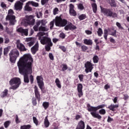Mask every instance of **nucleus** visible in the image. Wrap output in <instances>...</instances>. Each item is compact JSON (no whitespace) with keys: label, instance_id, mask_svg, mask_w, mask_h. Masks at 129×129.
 Segmentation results:
<instances>
[{"label":"nucleus","instance_id":"62","mask_svg":"<svg viewBox=\"0 0 129 129\" xmlns=\"http://www.w3.org/2000/svg\"><path fill=\"white\" fill-rule=\"evenodd\" d=\"M42 14L41 13V12H40L39 13V14H37L36 15L37 18H38V19H40V18H41V17H42Z\"/></svg>","mask_w":129,"mask_h":129},{"label":"nucleus","instance_id":"31","mask_svg":"<svg viewBox=\"0 0 129 129\" xmlns=\"http://www.w3.org/2000/svg\"><path fill=\"white\" fill-rule=\"evenodd\" d=\"M52 46H53V43L46 44V45H45V49L46 51H47V52H49V51L51 50V47H52Z\"/></svg>","mask_w":129,"mask_h":129},{"label":"nucleus","instance_id":"41","mask_svg":"<svg viewBox=\"0 0 129 129\" xmlns=\"http://www.w3.org/2000/svg\"><path fill=\"white\" fill-rule=\"evenodd\" d=\"M99 60V58L97 55H95L93 57V60L94 63H98V61Z\"/></svg>","mask_w":129,"mask_h":129},{"label":"nucleus","instance_id":"14","mask_svg":"<svg viewBox=\"0 0 129 129\" xmlns=\"http://www.w3.org/2000/svg\"><path fill=\"white\" fill-rule=\"evenodd\" d=\"M31 51L33 55H35V54L39 51V42H38V41H37L36 44L31 47Z\"/></svg>","mask_w":129,"mask_h":129},{"label":"nucleus","instance_id":"7","mask_svg":"<svg viewBox=\"0 0 129 129\" xmlns=\"http://www.w3.org/2000/svg\"><path fill=\"white\" fill-rule=\"evenodd\" d=\"M68 24V21L66 19H62L61 17H56L55 26L56 27H65Z\"/></svg>","mask_w":129,"mask_h":129},{"label":"nucleus","instance_id":"58","mask_svg":"<svg viewBox=\"0 0 129 129\" xmlns=\"http://www.w3.org/2000/svg\"><path fill=\"white\" fill-rule=\"evenodd\" d=\"M48 2H49V0H41V4L44 6V5H45Z\"/></svg>","mask_w":129,"mask_h":129},{"label":"nucleus","instance_id":"37","mask_svg":"<svg viewBox=\"0 0 129 129\" xmlns=\"http://www.w3.org/2000/svg\"><path fill=\"white\" fill-rule=\"evenodd\" d=\"M41 31L42 32H48V29L45 27L40 26L39 27V32H40Z\"/></svg>","mask_w":129,"mask_h":129},{"label":"nucleus","instance_id":"36","mask_svg":"<svg viewBox=\"0 0 129 129\" xmlns=\"http://www.w3.org/2000/svg\"><path fill=\"white\" fill-rule=\"evenodd\" d=\"M67 69H68V66L67 64L64 63L61 64V71H66Z\"/></svg>","mask_w":129,"mask_h":129},{"label":"nucleus","instance_id":"10","mask_svg":"<svg viewBox=\"0 0 129 129\" xmlns=\"http://www.w3.org/2000/svg\"><path fill=\"white\" fill-rule=\"evenodd\" d=\"M36 80L40 89H41V91H43V87H44V82L43 81L44 79L43 77H42V76H37Z\"/></svg>","mask_w":129,"mask_h":129},{"label":"nucleus","instance_id":"13","mask_svg":"<svg viewBox=\"0 0 129 129\" xmlns=\"http://www.w3.org/2000/svg\"><path fill=\"white\" fill-rule=\"evenodd\" d=\"M34 93L35 95V98L37 99L38 101H40L41 100V95L40 94L39 89L36 85L34 86Z\"/></svg>","mask_w":129,"mask_h":129},{"label":"nucleus","instance_id":"52","mask_svg":"<svg viewBox=\"0 0 129 129\" xmlns=\"http://www.w3.org/2000/svg\"><path fill=\"white\" fill-rule=\"evenodd\" d=\"M79 79H80V81L82 82L83 81V79L84 78V75L81 74L78 76Z\"/></svg>","mask_w":129,"mask_h":129},{"label":"nucleus","instance_id":"16","mask_svg":"<svg viewBox=\"0 0 129 129\" xmlns=\"http://www.w3.org/2000/svg\"><path fill=\"white\" fill-rule=\"evenodd\" d=\"M69 13L71 16H73V17L76 16L77 15V13H76V11L74 10V5H73L72 4H71L69 5Z\"/></svg>","mask_w":129,"mask_h":129},{"label":"nucleus","instance_id":"51","mask_svg":"<svg viewBox=\"0 0 129 129\" xmlns=\"http://www.w3.org/2000/svg\"><path fill=\"white\" fill-rule=\"evenodd\" d=\"M29 79H30V83H31V84H33V83H34V76H33V75H30L29 76Z\"/></svg>","mask_w":129,"mask_h":129},{"label":"nucleus","instance_id":"45","mask_svg":"<svg viewBox=\"0 0 129 129\" xmlns=\"http://www.w3.org/2000/svg\"><path fill=\"white\" fill-rule=\"evenodd\" d=\"M81 49L82 52H86L88 49V47L85 45H82L81 46Z\"/></svg>","mask_w":129,"mask_h":129},{"label":"nucleus","instance_id":"25","mask_svg":"<svg viewBox=\"0 0 129 129\" xmlns=\"http://www.w3.org/2000/svg\"><path fill=\"white\" fill-rule=\"evenodd\" d=\"M20 129H32V125L31 124H25L20 126Z\"/></svg>","mask_w":129,"mask_h":129},{"label":"nucleus","instance_id":"9","mask_svg":"<svg viewBox=\"0 0 129 129\" xmlns=\"http://www.w3.org/2000/svg\"><path fill=\"white\" fill-rule=\"evenodd\" d=\"M85 68H86L85 71L86 73L92 72L93 69V64L89 61L85 63Z\"/></svg>","mask_w":129,"mask_h":129},{"label":"nucleus","instance_id":"23","mask_svg":"<svg viewBox=\"0 0 129 129\" xmlns=\"http://www.w3.org/2000/svg\"><path fill=\"white\" fill-rule=\"evenodd\" d=\"M93 12L94 14H96L97 13V5H96V3H92L91 4Z\"/></svg>","mask_w":129,"mask_h":129},{"label":"nucleus","instance_id":"8","mask_svg":"<svg viewBox=\"0 0 129 129\" xmlns=\"http://www.w3.org/2000/svg\"><path fill=\"white\" fill-rule=\"evenodd\" d=\"M35 22L36 20L34 19L33 15L26 16L25 24L26 26H34Z\"/></svg>","mask_w":129,"mask_h":129},{"label":"nucleus","instance_id":"22","mask_svg":"<svg viewBox=\"0 0 129 129\" xmlns=\"http://www.w3.org/2000/svg\"><path fill=\"white\" fill-rule=\"evenodd\" d=\"M109 35L113 36V37H115V38L117 37V35H116V30H109Z\"/></svg>","mask_w":129,"mask_h":129},{"label":"nucleus","instance_id":"64","mask_svg":"<svg viewBox=\"0 0 129 129\" xmlns=\"http://www.w3.org/2000/svg\"><path fill=\"white\" fill-rule=\"evenodd\" d=\"M117 99H118V97H115L113 99V101L114 103H116V102H117Z\"/></svg>","mask_w":129,"mask_h":129},{"label":"nucleus","instance_id":"2","mask_svg":"<svg viewBox=\"0 0 129 129\" xmlns=\"http://www.w3.org/2000/svg\"><path fill=\"white\" fill-rule=\"evenodd\" d=\"M87 107L88 111L90 112L92 116L95 118H97L98 119H101V118H102L101 115L96 113V111H98V109L102 108L99 111V113L102 115H104V114L106 113V111H105V109H103L104 107H105V105L104 104H102L98 105L97 107H94L90 105V104H87Z\"/></svg>","mask_w":129,"mask_h":129},{"label":"nucleus","instance_id":"20","mask_svg":"<svg viewBox=\"0 0 129 129\" xmlns=\"http://www.w3.org/2000/svg\"><path fill=\"white\" fill-rule=\"evenodd\" d=\"M17 31L18 33H21V34H24V35H25V36H28V30L27 29H23V28L20 27L17 29Z\"/></svg>","mask_w":129,"mask_h":129},{"label":"nucleus","instance_id":"24","mask_svg":"<svg viewBox=\"0 0 129 129\" xmlns=\"http://www.w3.org/2000/svg\"><path fill=\"white\" fill-rule=\"evenodd\" d=\"M84 44H85V45H91L93 44L92 42V40L91 39H85L84 40Z\"/></svg>","mask_w":129,"mask_h":129},{"label":"nucleus","instance_id":"43","mask_svg":"<svg viewBox=\"0 0 129 129\" xmlns=\"http://www.w3.org/2000/svg\"><path fill=\"white\" fill-rule=\"evenodd\" d=\"M32 103L34 106L37 105V98L33 97L32 99Z\"/></svg>","mask_w":129,"mask_h":129},{"label":"nucleus","instance_id":"39","mask_svg":"<svg viewBox=\"0 0 129 129\" xmlns=\"http://www.w3.org/2000/svg\"><path fill=\"white\" fill-rule=\"evenodd\" d=\"M29 4L32 6V7H35L36 8L39 7V4L37 3L36 2H34L33 1H31L29 2Z\"/></svg>","mask_w":129,"mask_h":129},{"label":"nucleus","instance_id":"59","mask_svg":"<svg viewBox=\"0 0 129 129\" xmlns=\"http://www.w3.org/2000/svg\"><path fill=\"white\" fill-rule=\"evenodd\" d=\"M85 33L87 35H91L92 34V31L90 30H85Z\"/></svg>","mask_w":129,"mask_h":129},{"label":"nucleus","instance_id":"46","mask_svg":"<svg viewBox=\"0 0 129 129\" xmlns=\"http://www.w3.org/2000/svg\"><path fill=\"white\" fill-rule=\"evenodd\" d=\"M1 7L2 9L6 10V9H7V4H5V2H2L1 3Z\"/></svg>","mask_w":129,"mask_h":129},{"label":"nucleus","instance_id":"35","mask_svg":"<svg viewBox=\"0 0 129 129\" xmlns=\"http://www.w3.org/2000/svg\"><path fill=\"white\" fill-rule=\"evenodd\" d=\"M50 104L49 102H44L42 104V106H43L44 109H47L48 107H49Z\"/></svg>","mask_w":129,"mask_h":129},{"label":"nucleus","instance_id":"3","mask_svg":"<svg viewBox=\"0 0 129 129\" xmlns=\"http://www.w3.org/2000/svg\"><path fill=\"white\" fill-rule=\"evenodd\" d=\"M101 13L105 16L109 18H117V14L110 9L103 8L100 6Z\"/></svg>","mask_w":129,"mask_h":129},{"label":"nucleus","instance_id":"1","mask_svg":"<svg viewBox=\"0 0 129 129\" xmlns=\"http://www.w3.org/2000/svg\"><path fill=\"white\" fill-rule=\"evenodd\" d=\"M33 62L34 59L30 54H24L21 57L17 63L20 73H23L24 75V82L29 83V76L28 74H32L33 71Z\"/></svg>","mask_w":129,"mask_h":129},{"label":"nucleus","instance_id":"60","mask_svg":"<svg viewBox=\"0 0 129 129\" xmlns=\"http://www.w3.org/2000/svg\"><path fill=\"white\" fill-rule=\"evenodd\" d=\"M50 30H52V29H53V27H54V22L53 21H51L50 23Z\"/></svg>","mask_w":129,"mask_h":129},{"label":"nucleus","instance_id":"63","mask_svg":"<svg viewBox=\"0 0 129 129\" xmlns=\"http://www.w3.org/2000/svg\"><path fill=\"white\" fill-rule=\"evenodd\" d=\"M80 118H81V116L80 115L78 114L76 115L75 119H76V120H78Z\"/></svg>","mask_w":129,"mask_h":129},{"label":"nucleus","instance_id":"32","mask_svg":"<svg viewBox=\"0 0 129 129\" xmlns=\"http://www.w3.org/2000/svg\"><path fill=\"white\" fill-rule=\"evenodd\" d=\"M107 36H108V30H107V29H105L104 30L103 37H104L105 41H107Z\"/></svg>","mask_w":129,"mask_h":129},{"label":"nucleus","instance_id":"42","mask_svg":"<svg viewBox=\"0 0 129 129\" xmlns=\"http://www.w3.org/2000/svg\"><path fill=\"white\" fill-rule=\"evenodd\" d=\"M33 120L34 123H35V124L36 126L39 125V121L37 119V117H36L35 116H33Z\"/></svg>","mask_w":129,"mask_h":129},{"label":"nucleus","instance_id":"21","mask_svg":"<svg viewBox=\"0 0 129 129\" xmlns=\"http://www.w3.org/2000/svg\"><path fill=\"white\" fill-rule=\"evenodd\" d=\"M117 107H118V105L111 104V105L108 107V108L110 110H111V111H115V110H116L115 108H117Z\"/></svg>","mask_w":129,"mask_h":129},{"label":"nucleus","instance_id":"4","mask_svg":"<svg viewBox=\"0 0 129 129\" xmlns=\"http://www.w3.org/2000/svg\"><path fill=\"white\" fill-rule=\"evenodd\" d=\"M9 84L12 86L9 88V89L16 90V89L19 88L20 85H21V79L17 77L13 78L9 81Z\"/></svg>","mask_w":129,"mask_h":129},{"label":"nucleus","instance_id":"5","mask_svg":"<svg viewBox=\"0 0 129 129\" xmlns=\"http://www.w3.org/2000/svg\"><path fill=\"white\" fill-rule=\"evenodd\" d=\"M9 57L10 62L15 63L18 57H20V52L17 49H12L9 53Z\"/></svg>","mask_w":129,"mask_h":129},{"label":"nucleus","instance_id":"38","mask_svg":"<svg viewBox=\"0 0 129 129\" xmlns=\"http://www.w3.org/2000/svg\"><path fill=\"white\" fill-rule=\"evenodd\" d=\"M4 126L5 128H8L9 126H10V124H11V121L8 120L4 122Z\"/></svg>","mask_w":129,"mask_h":129},{"label":"nucleus","instance_id":"33","mask_svg":"<svg viewBox=\"0 0 129 129\" xmlns=\"http://www.w3.org/2000/svg\"><path fill=\"white\" fill-rule=\"evenodd\" d=\"M97 35L99 37H101L103 34V31L101 28H99L98 31H97Z\"/></svg>","mask_w":129,"mask_h":129},{"label":"nucleus","instance_id":"47","mask_svg":"<svg viewBox=\"0 0 129 129\" xmlns=\"http://www.w3.org/2000/svg\"><path fill=\"white\" fill-rule=\"evenodd\" d=\"M116 25L118 28V29H119L120 30H123V27H122V26H121V24H120V23H119V22H116Z\"/></svg>","mask_w":129,"mask_h":129},{"label":"nucleus","instance_id":"17","mask_svg":"<svg viewBox=\"0 0 129 129\" xmlns=\"http://www.w3.org/2000/svg\"><path fill=\"white\" fill-rule=\"evenodd\" d=\"M77 29V27L75 25H73V24L72 23H69L68 25H66L64 27V30L66 31H68L69 30H76Z\"/></svg>","mask_w":129,"mask_h":129},{"label":"nucleus","instance_id":"53","mask_svg":"<svg viewBox=\"0 0 129 129\" xmlns=\"http://www.w3.org/2000/svg\"><path fill=\"white\" fill-rule=\"evenodd\" d=\"M58 12H59V9H58L57 8H55L54 9H53V15H57V14H58Z\"/></svg>","mask_w":129,"mask_h":129},{"label":"nucleus","instance_id":"29","mask_svg":"<svg viewBox=\"0 0 129 129\" xmlns=\"http://www.w3.org/2000/svg\"><path fill=\"white\" fill-rule=\"evenodd\" d=\"M10 49H11V48L9 46L4 48V56H8V54H9V52H10Z\"/></svg>","mask_w":129,"mask_h":129},{"label":"nucleus","instance_id":"26","mask_svg":"<svg viewBox=\"0 0 129 129\" xmlns=\"http://www.w3.org/2000/svg\"><path fill=\"white\" fill-rule=\"evenodd\" d=\"M9 92V90L8 89H5L4 91L2 92V93L1 95V96L2 98H4V97H6V96H8V94Z\"/></svg>","mask_w":129,"mask_h":129},{"label":"nucleus","instance_id":"56","mask_svg":"<svg viewBox=\"0 0 129 129\" xmlns=\"http://www.w3.org/2000/svg\"><path fill=\"white\" fill-rule=\"evenodd\" d=\"M49 57L50 60H52V61L54 60V56L53 55V54H52V53H49Z\"/></svg>","mask_w":129,"mask_h":129},{"label":"nucleus","instance_id":"15","mask_svg":"<svg viewBox=\"0 0 129 129\" xmlns=\"http://www.w3.org/2000/svg\"><path fill=\"white\" fill-rule=\"evenodd\" d=\"M83 89V86L82 85V84H78L77 85V91L79 98L81 97V96H83V92L82 91Z\"/></svg>","mask_w":129,"mask_h":129},{"label":"nucleus","instance_id":"18","mask_svg":"<svg viewBox=\"0 0 129 129\" xmlns=\"http://www.w3.org/2000/svg\"><path fill=\"white\" fill-rule=\"evenodd\" d=\"M14 8L16 11H21L23 9V3L20 2V1L17 2L15 4Z\"/></svg>","mask_w":129,"mask_h":129},{"label":"nucleus","instance_id":"11","mask_svg":"<svg viewBox=\"0 0 129 129\" xmlns=\"http://www.w3.org/2000/svg\"><path fill=\"white\" fill-rule=\"evenodd\" d=\"M16 47L17 49L20 51V52H24L25 51H27V48H26V47H25V45H24L23 43H21L20 40H17Z\"/></svg>","mask_w":129,"mask_h":129},{"label":"nucleus","instance_id":"34","mask_svg":"<svg viewBox=\"0 0 129 129\" xmlns=\"http://www.w3.org/2000/svg\"><path fill=\"white\" fill-rule=\"evenodd\" d=\"M4 41H5V44H9L10 43V38L8 35H5L4 36Z\"/></svg>","mask_w":129,"mask_h":129},{"label":"nucleus","instance_id":"48","mask_svg":"<svg viewBox=\"0 0 129 129\" xmlns=\"http://www.w3.org/2000/svg\"><path fill=\"white\" fill-rule=\"evenodd\" d=\"M78 8L79 10H81V11H83V9H84V6H83V5L82 4H79L78 6Z\"/></svg>","mask_w":129,"mask_h":129},{"label":"nucleus","instance_id":"30","mask_svg":"<svg viewBox=\"0 0 129 129\" xmlns=\"http://www.w3.org/2000/svg\"><path fill=\"white\" fill-rule=\"evenodd\" d=\"M55 83L56 84V86L58 87V88L61 89V82H60V80H59V79L56 78L55 79Z\"/></svg>","mask_w":129,"mask_h":129},{"label":"nucleus","instance_id":"27","mask_svg":"<svg viewBox=\"0 0 129 129\" xmlns=\"http://www.w3.org/2000/svg\"><path fill=\"white\" fill-rule=\"evenodd\" d=\"M44 125L45 127H49V125H50V122L48 120V116H46L44 119Z\"/></svg>","mask_w":129,"mask_h":129},{"label":"nucleus","instance_id":"49","mask_svg":"<svg viewBox=\"0 0 129 129\" xmlns=\"http://www.w3.org/2000/svg\"><path fill=\"white\" fill-rule=\"evenodd\" d=\"M59 38H60V39H65V37H66V35H65L64 33L61 32L59 34Z\"/></svg>","mask_w":129,"mask_h":129},{"label":"nucleus","instance_id":"19","mask_svg":"<svg viewBox=\"0 0 129 129\" xmlns=\"http://www.w3.org/2000/svg\"><path fill=\"white\" fill-rule=\"evenodd\" d=\"M40 25H41V21H37L35 25L33 26V29L35 32L40 31Z\"/></svg>","mask_w":129,"mask_h":129},{"label":"nucleus","instance_id":"61","mask_svg":"<svg viewBox=\"0 0 129 129\" xmlns=\"http://www.w3.org/2000/svg\"><path fill=\"white\" fill-rule=\"evenodd\" d=\"M44 35H45V33L42 32H40L37 34V36H39L41 37H43V36H44Z\"/></svg>","mask_w":129,"mask_h":129},{"label":"nucleus","instance_id":"28","mask_svg":"<svg viewBox=\"0 0 129 129\" xmlns=\"http://www.w3.org/2000/svg\"><path fill=\"white\" fill-rule=\"evenodd\" d=\"M109 4L110 5L111 7L113 8H116V3H115V0H108Z\"/></svg>","mask_w":129,"mask_h":129},{"label":"nucleus","instance_id":"12","mask_svg":"<svg viewBox=\"0 0 129 129\" xmlns=\"http://www.w3.org/2000/svg\"><path fill=\"white\" fill-rule=\"evenodd\" d=\"M51 43H52V42L51 40V38L47 36L42 37V40H41V44H42V45H48V44Z\"/></svg>","mask_w":129,"mask_h":129},{"label":"nucleus","instance_id":"57","mask_svg":"<svg viewBox=\"0 0 129 129\" xmlns=\"http://www.w3.org/2000/svg\"><path fill=\"white\" fill-rule=\"evenodd\" d=\"M107 122H111V121H113V119L109 116H108V119H107Z\"/></svg>","mask_w":129,"mask_h":129},{"label":"nucleus","instance_id":"40","mask_svg":"<svg viewBox=\"0 0 129 129\" xmlns=\"http://www.w3.org/2000/svg\"><path fill=\"white\" fill-rule=\"evenodd\" d=\"M85 19H86V15L85 14H82L79 17L80 21H83V20H85Z\"/></svg>","mask_w":129,"mask_h":129},{"label":"nucleus","instance_id":"50","mask_svg":"<svg viewBox=\"0 0 129 129\" xmlns=\"http://www.w3.org/2000/svg\"><path fill=\"white\" fill-rule=\"evenodd\" d=\"M35 44V41H31L30 42L27 43V46L32 47Z\"/></svg>","mask_w":129,"mask_h":129},{"label":"nucleus","instance_id":"54","mask_svg":"<svg viewBox=\"0 0 129 129\" xmlns=\"http://www.w3.org/2000/svg\"><path fill=\"white\" fill-rule=\"evenodd\" d=\"M15 121L16 123H20L21 122V121L19 119V116H18V115H16L15 116Z\"/></svg>","mask_w":129,"mask_h":129},{"label":"nucleus","instance_id":"55","mask_svg":"<svg viewBox=\"0 0 129 129\" xmlns=\"http://www.w3.org/2000/svg\"><path fill=\"white\" fill-rule=\"evenodd\" d=\"M60 50H62L63 52H66V47L64 46H59V47Z\"/></svg>","mask_w":129,"mask_h":129},{"label":"nucleus","instance_id":"6","mask_svg":"<svg viewBox=\"0 0 129 129\" xmlns=\"http://www.w3.org/2000/svg\"><path fill=\"white\" fill-rule=\"evenodd\" d=\"M15 12L14 10L12 9H10L8 11V14L6 16V20L7 21H9L10 24L12 26H14L15 25L17 20H16V16L14 15Z\"/></svg>","mask_w":129,"mask_h":129},{"label":"nucleus","instance_id":"44","mask_svg":"<svg viewBox=\"0 0 129 129\" xmlns=\"http://www.w3.org/2000/svg\"><path fill=\"white\" fill-rule=\"evenodd\" d=\"M25 11H26L27 12H32V11L33 10V9H32L31 7H30V6H29V5H26L25 7Z\"/></svg>","mask_w":129,"mask_h":129}]
</instances>
